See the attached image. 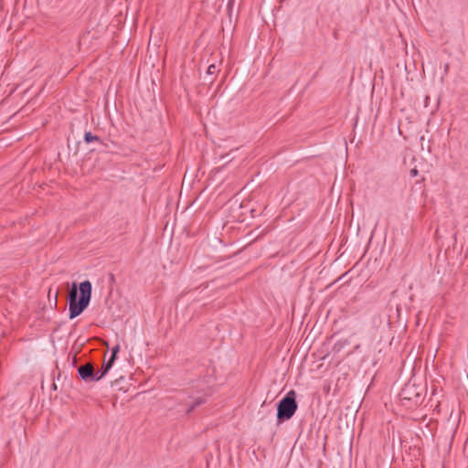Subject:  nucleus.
Here are the masks:
<instances>
[{
  "mask_svg": "<svg viewBox=\"0 0 468 468\" xmlns=\"http://www.w3.org/2000/svg\"><path fill=\"white\" fill-rule=\"evenodd\" d=\"M91 283L90 281H84L80 284V297L78 299V287L73 283L69 292V318L73 319L80 315L89 305L91 297Z\"/></svg>",
  "mask_w": 468,
  "mask_h": 468,
  "instance_id": "nucleus-1",
  "label": "nucleus"
},
{
  "mask_svg": "<svg viewBox=\"0 0 468 468\" xmlns=\"http://www.w3.org/2000/svg\"><path fill=\"white\" fill-rule=\"evenodd\" d=\"M295 396V391L290 390L286 396L280 400L277 406L278 420H290L294 415L298 408Z\"/></svg>",
  "mask_w": 468,
  "mask_h": 468,
  "instance_id": "nucleus-2",
  "label": "nucleus"
},
{
  "mask_svg": "<svg viewBox=\"0 0 468 468\" xmlns=\"http://www.w3.org/2000/svg\"><path fill=\"white\" fill-rule=\"evenodd\" d=\"M80 378L86 382H94L101 379L108 372L103 367V372H95L93 366L90 363L80 366L78 368Z\"/></svg>",
  "mask_w": 468,
  "mask_h": 468,
  "instance_id": "nucleus-3",
  "label": "nucleus"
},
{
  "mask_svg": "<svg viewBox=\"0 0 468 468\" xmlns=\"http://www.w3.org/2000/svg\"><path fill=\"white\" fill-rule=\"evenodd\" d=\"M119 350H120V346H119V345H116V346L112 348V356H111V358L108 360V362H107V363H104V364H103V366H104V367H105V369H106V370H108V371H109V370H110V368L112 367L113 362H114V360H115V358H116V356H117V353L119 352Z\"/></svg>",
  "mask_w": 468,
  "mask_h": 468,
  "instance_id": "nucleus-4",
  "label": "nucleus"
},
{
  "mask_svg": "<svg viewBox=\"0 0 468 468\" xmlns=\"http://www.w3.org/2000/svg\"><path fill=\"white\" fill-rule=\"evenodd\" d=\"M218 71H219V65H218L216 63H211L207 69V75L215 76Z\"/></svg>",
  "mask_w": 468,
  "mask_h": 468,
  "instance_id": "nucleus-5",
  "label": "nucleus"
},
{
  "mask_svg": "<svg viewBox=\"0 0 468 468\" xmlns=\"http://www.w3.org/2000/svg\"><path fill=\"white\" fill-rule=\"evenodd\" d=\"M100 138L97 135H92L90 132H86L84 134V141L87 144H90L91 142H97Z\"/></svg>",
  "mask_w": 468,
  "mask_h": 468,
  "instance_id": "nucleus-6",
  "label": "nucleus"
},
{
  "mask_svg": "<svg viewBox=\"0 0 468 468\" xmlns=\"http://www.w3.org/2000/svg\"><path fill=\"white\" fill-rule=\"evenodd\" d=\"M204 401H205V400H204L203 399H198L194 403V405H192V406L190 407V409L188 410V411H191L192 410H194V408H195V407H197V406H198V405H200V404L204 403Z\"/></svg>",
  "mask_w": 468,
  "mask_h": 468,
  "instance_id": "nucleus-7",
  "label": "nucleus"
},
{
  "mask_svg": "<svg viewBox=\"0 0 468 468\" xmlns=\"http://www.w3.org/2000/svg\"><path fill=\"white\" fill-rule=\"evenodd\" d=\"M418 175V170L416 168H413L410 170V176H416Z\"/></svg>",
  "mask_w": 468,
  "mask_h": 468,
  "instance_id": "nucleus-8",
  "label": "nucleus"
},
{
  "mask_svg": "<svg viewBox=\"0 0 468 468\" xmlns=\"http://www.w3.org/2000/svg\"><path fill=\"white\" fill-rule=\"evenodd\" d=\"M410 388H411V387H410V386H407V387H406V388L403 390V393H404V394H408V393H409Z\"/></svg>",
  "mask_w": 468,
  "mask_h": 468,
  "instance_id": "nucleus-9",
  "label": "nucleus"
},
{
  "mask_svg": "<svg viewBox=\"0 0 468 468\" xmlns=\"http://www.w3.org/2000/svg\"><path fill=\"white\" fill-rule=\"evenodd\" d=\"M98 372H100V373H101V372H103V367H101V370H99Z\"/></svg>",
  "mask_w": 468,
  "mask_h": 468,
  "instance_id": "nucleus-10",
  "label": "nucleus"
}]
</instances>
